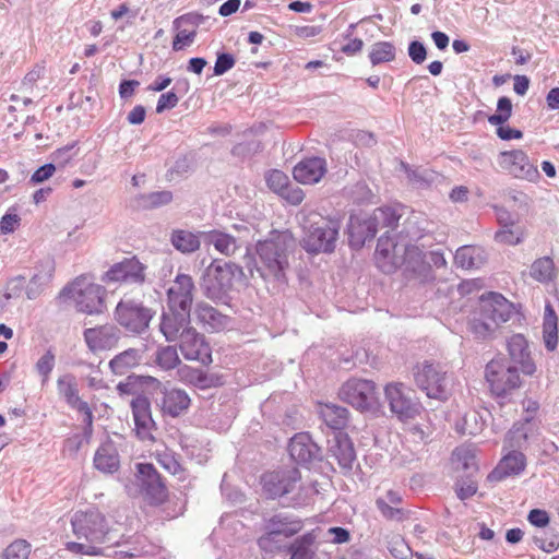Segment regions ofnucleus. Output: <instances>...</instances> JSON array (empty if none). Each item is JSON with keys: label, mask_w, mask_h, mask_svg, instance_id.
Returning <instances> with one entry per match:
<instances>
[{"label": "nucleus", "mask_w": 559, "mask_h": 559, "mask_svg": "<svg viewBox=\"0 0 559 559\" xmlns=\"http://www.w3.org/2000/svg\"><path fill=\"white\" fill-rule=\"evenodd\" d=\"M71 525L73 534L87 543L69 542L66 545L67 550L76 555L98 556L99 545L109 539L115 522L111 516L93 507L76 511L71 519Z\"/></svg>", "instance_id": "1"}, {"label": "nucleus", "mask_w": 559, "mask_h": 559, "mask_svg": "<svg viewBox=\"0 0 559 559\" xmlns=\"http://www.w3.org/2000/svg\"><path fill=\"white\" fill-rule=\"evenodd\" d=\"M293 239L285 233H276L271 238L257 243V270L264 280L284 281L289 266L288 254Z\"/></svg>", "instance_id": "2"}, {"label": "nucleus", "mask_w": 559, "mask_h": 559, "mask_svg": "<svg viewBox=\"0 0 559 559\" xmlns=\"http://www.w3.org/2000/svg\"><path fill=\"white\" fill-rule=\"evenodd\" d=\"M340 229L338 221L317 215L305 226L300 245L311 254L332 253L336 248Z\"/></svg>", "instance_id": "3"}, {"label": "nucleus", "mask_w": 559, "mask_h": 559, "mask_svg": "<svg viewBox=\"0 0 559 559\" xmlns=\"http://www.w3.org/2000/svg\"><path fill=\"white\" fill-rule=\"evenodd\" d=\"M485 381L495 397H507L523 384L516 366L503 356L489 360L485 367Z\"/></svg>", "instance_id": "4"}, {"label": "nucleus", "mask_w": 559, "mask_h": 559, "mask_svg": "<svg viewBox=\"0 0 559 559\" xmlns=\"http://www.w3.org/2000/svg\"><path fill=\"white\" fill-rule=\"evenodd\" d=\"M416 385L430 399L444 401L451 394L453 378L439 365L430 361L418 364L414 369Z\"/></svg>", "instance_id": "5"}, {"label": "nucleus", "mask_w": 559, "mask_h": 559, "mask_svg": "<svg viewBox=\"0 0 559 559\" xmlns=\"http://www.w3.org/2000/svg\"><path fill=\"white\" fill-rule=\"evenodd\" d=\"M78 311L86 314H97L106 307L107 290L104 286L93 283L86 276H80L66 289Z\"/></svg>", "instance_id": "6"}, {"label": "nucleus", "mask_w": 559, "mask_h": 559, "mask_svg": "<svg viewBox=\"0 0 559 559\" xmlns=\"http://www.w3.org/2000/svg\"><path fill=\"white\" fill-rule=\"evenodd\" d=\"M260 485L266 498L280 499L301 488V475L295 466L281 467L262 474Z\"/></svg>", "instance_id": "7"}, {"label": "nucleus", "mask_w": 559, "mask_h": 559, "mask_svg": "<svg viewBox=\"0 0 559 559\" xmlns=\"http://www.w3.org/2000/svg\"><path fill=\"white\" fill-rule=\"evenodd\" d=\"M340 397L360 412H374L380 406L377 385L372 380H347L340 389Z\"/></svg>", "instance_id": "8"}, {"label": "nucleus", "mask_w": 559, "mask_h": 559, "mask_svg": "<svg viewBox=\"0 0 559 559\" xmlns=\"http://www.w3.org/2000/svg\"><path fill=\"white\" fill-rule=\"evenodd\" d=\"M237 272L241 270L231 262L214 260L205 270L203 286L205 294L213 300L224 298L233 288Z\"/></svg>", "instance_id": "9"}, {"label": "nucleus", "mask_w": 559, "mask_h": 559, "mask_svg": "<svg viewBox=\"0 0 559 559\" xmlns=\"http://www.w3.org/2000/svg\"><path fill=\"white\" fill-rule=\"evenodd\" d=\"M512 314V305L500 294H490L481 301L480 319L474 323L475 333L486 336L493 332Z\"/></svg>", "instance_id": "10"}, {"label": "nucleus", "mask_w": 559, "mask_h": 559, "mask_svg": "<svg viewBox=\"0 0 559 559\" xmlns=\"http://www.w3.org/2000/svg\"><path fill=\"white\" fill-rule=\"evenodd\" d=\"M384 396L390 411L402 421L414 419L420 414V403L413 391L402 382H390L384 386Z\"/></svg>", "instance_id": "11"}, {"label": "nucleus", "mask_w": 559, "mask_h": 559, "mask_svg": "<svg viewBox=\"0 0 559 559\" xmlns=\"http://www.w3.org/2000/svg\"><path fill=\"white\" fill-rule=\"evenodd\" d=\"M116 320L132 333H142L148 328L153 318L152 311L133 300H121L116 307Z\"/></svg>", "instance_id": "12"}, {"label": "nucleus", "mask_w": 559, "mask_h": 559, "mask_svg": "<svg viewBox=\"0 0 559 559\" xmlns=\"http://www.w3.org/2000/svg\"><path fill=\"white\" fill-rule=\"evenodd\" d=\"M498 165L502 170L519 179L536 181L539 178L537 166L531 163L523 150L500 152Z\"/></svg>", "instance_id": "13"}, {"label": "nucleus", "mask_w": 559, "mask_h": 559, "mask_svg": "<svg viewBox=\"0 0 559 559\" xmlns=\"http://www.w3.org/2000/svg\"><path fill=\"white\" fill-rule=\"evenodd\" d=\"M57 386L59 394L66 400L67 404L83 414L84 433L90 437L93 432V411L87 402L80 397L74 378L70 374L60 377Z\"/></svg>", "instance_id": "14"}, {"label": "nucleus", "mask_w": 559, "mask_h": 559, "mask_svg": "<svg viewBox=\"0 0 559 559\" xmlns=\"http://www.w3.org/2000/svg\"><path fill=\"white\" fill-rule=\"evenodd\" d=\"M304 527V523L300 519H293L290 516L276 514L273 515L266 522V533L261 536L258 540V545L265 551L272 550L271 545L274 540V536L283 535L285 537H292L299 533Z\"/></svg>", "instance_id": "15"}, {"label": "nucleus", "mask_w": 559, "mask_h": 559, "mask_svg": "<svg viewBox=\"0 0 559 559\" xmlns=\"http://www.w3.org/2000/svg\"><path fill=\"white\" fill-rule=\"evenodd\" d=\"M405 245H400L390 236H381L374 252L377 266L385 274L394 273L403 265L402 254Z\"/></svg>", "instance_id": "16"}, {"label": "nucleus", "mask_w": 559, "mask_h": 559, "mask_svg": "<svg viewBox=\"0 0 559 559\" xmlns=\"http://www.w3.org/2000/svg\"><path fill=\"white\" fill-rule=\"evenodd\" d=\"M509 362L516 366L524 376L532 377L537 371V366L532 357L528 341L523 334H514L507 342Z\"/></svg>", "instance_id": "17"}, {"label": "nucleus", "mask_w": 559, "mask_h": 559, "mask_svg": "<svg viewBox=\"0 0 559 559\" xmlns=\"http://www.w3.org/2000/svg\"><path fill=\"white\" fill-rule=\"evenodd\" d=\"M194 283L190 275L178 274L167 290V308L173 310L191 311Z\"/></svg>", "instance_id": "18"}, {"label": "nucleus", "mask_w": 559, "mask_h": 559, "mask_svg": "<svg viewBox=\"0 0 559 559\" xmlns=\"http://www.w3.org/2000/svg\"><path fill=\"white\" fill-rule=\"evenodd\" d=\"M103 280L106 283L122 282L142 284L145 281V265L135 257L128 258L111 265L105 273Z\"/></svg>", "instance_id": "19"}, {"label": "nucleus", "mask_w": 559, "mask_h": 559, "mask_svg": "<svg viewBox=\"0 0 559 559\" xmlns=\"http://www.w3.org/2000/svg\"><path fill=\"white\" fill-rule=\"evenodd\" d=\"M83 335L88 349L93 354L116 348L120 340V331L110 324L86 329Z\"/></svg>", "instance_id": "20"}, {"label": "nucleus", "mask_w": 559, "mask_h": 559, "mask_svg": "<svg viewBox=\"0 0 559 559\" xmlns=\"http://www.w3.org/2000/svg\"><path fill=\"white\" fill-rule=\"evenodd\" d=\"M179 348L183 357L188 360H195L202 365L212 362V350L204 336L191 328L179 340Z\"/></svg>", "instance_id": "21"}, {"label": "nucleus", "mask_w": 559, "mask_h": 559, "mask_svg": "<svg viewBox=\"0 0 559 559\" xmlns=\"http://www.w3.org/2000/svg\"><path fill=\"white\" fill-rule=\"evenodd\" d=\"M131 408L135 426L134 430L139 439L154 441V431L157 428L152 417L150 401L139 395L132 400Z\"/></svg>", "instance_id": "22"}, {"label": "nucleus", "mask_w": 559, "mask_h": 559, "mask_svg": "<svg viewBox=\"0 0 559 559\" xmlns=\"http://www.w3.org/2000/svg\"><path fill=\"white\" fill-rule=\"evenodd\" d=\"M204 21L205 16L195 12L177 17L174 21L177 33L173 40V49L179 51L190 46L195 39L199 26L203 24Z\"/></svg>", "instance_id": "23"}, {"label": "nucleus", "mask_w": 559, "mask_h": 559, "mask_svg": "<svg viewBox=\"0 0 559 559\" xmlns=\"http://www.w3.org/2000/svg\"><path fill=\"white\" fill-rule=\"evenodd\" d=\"M378 229L371 214L356 213L350 215L348 223V242L354 249H360L366 241L377 235Z\"/></svg>", "instance_id": "24"}, {"label": "nucleus", "mask_w": 559, "mask_h": 559, "mask_svg": "<svg viewBox=\"0 0 559 559\" xmlns=\"http://www.w3.org/2000/svg\"><path fill=\"white\" fill-rule=\"evenodd\" d=\"M191 328L190 312L168 309L162 316L159 330L168 342L180 340Z\"/></svg>", "instance_id": "25"}, {"label": "nucleus", "mask_w": 559, "mask_h": 559, "mask_svg": "<svg viewBox=\"0 0 559 559\" xmlns=\"http://www.w3.org/2000/svg\"><path fill=\"white\" fill-rule=\"evenodd\" d=\"M265 180L267 187L289 204L299 205L304 201V191L299 187H292L289 178L285 173L273 169L267 173Z\"/></svg>", "instance_id": "26"}, {"label": "nucleus", "mask_w": 559, "mask_h": 559, "mask_svg": "<svg viewBox=\"0 0 559 559\" xmlns=\"http://www.w3.org/2000/svg\"><path fill=\"white\" fill-rule=\"evenodd\" d=\"M162 397L158 402L163 416L178 417L186 413L191 404V399L182 389L166 388L162 389Z\"/></svg>", "instance_id": "27"}, {"label": "nucleus", "mask_w": 559, "mask_h": 559, "mask_svg": "<svg viewBox=\"0 0 559 559\" xmlns=\"http://www.w3.org/2000/svg\"><path fill=\"white\" fill-rule=\"evenodd\" d=\"M326 174V163L323 158L312 157L299 162L293 170L294 178L302 185L319 182Z\"/></svg>", "instance_id": "28"}, {"label": "nucleus", "mask_w": 559, "mask_h": 559, "mask_svg": "<svg viewBox=\"0 0 559 559\" xmlns=\"http://www.w3.org/2000/svg\"><path fill=\"white\" fill-rule=\"evenodd\" d=\"M179 378L182 382L193 385L201 390L217 388L223 385V376L209 373L202 369L182 366L178 370Z\"/></svg>", "instance_id": "29"}, {"label": "nucleus", "mask_w": 559, "mask_h": 559, "mask_svg": "<svg viewBox=\"0 0 559 559\" xmlns=\"http://www.w3.org/2000/svg\"><path fill=\"white\" fill-rule=\"evenodd\" d=\"M94 467L104 474H115L120 468V457L111 440L103 442L96 450L93 459Z\"/></svg>", "instance_id": "30"}, {"label": "nucleus", "mask_w": 559, "mask_h": 559, "mask_svg": "<svg viewBox=\"0 0 559 559\" xmlns=\"http://www.w3.org/2000/svg\"><path fill=\"white\" fill-rule=\"evenodd\" d=\"M331 456L336 460L340 467L346 472L353 468L356 460L354 444L347 435L338 433L330 448Z\"/></svg>", "instance_id": "31"}, {"label": "nucleus", "mask_w": 559, "mask_h": 559, "mask_svg": "<svg viewBox=\"0 0 559 559\" xmlns=\"http://www.w3.org/2000/svg\"><path fill=\"white\" fill-rule=\"evenodd\" d=\"M194 313L198 323L209 332L223 330L228 324V317L219 313L215 308L204 302L197 305Z\"/></svg>", "instance_id": "32"}, {"label": "nucleus", "mask_w": 559, "mask_h": 559, "mask_svg": "<svg viewBox=\"0 0 559 559\" xmlns=\"http://www.w3.org/2000/svg\"><path fill=\"white\" fill-rule=\"evenodd\" d=\"M401 503V495L392 489L388 490L384 496H380L376 500V506L382 516L392 521H402L404 519L405 513L400 507Z\"/></svg>", "instance_id": "33"}, {"label": "nucleus", "mask_w": 559, "mask_h": 559, "mask_svg": "<svg viewBox=\"0 0 559 559\" xmlns=\"http://www.w3.org/2000/svg\"><path fill=\"white\" fill-rule=\"evenodd\" d=\"M404 272L409 275L421 274L429 270L424 252L417 246H405L402 254Z\"/></svg>", "instance_id": "34"}, {"label": "nucleus", "mask_w": 559, "mask_h": 559, "mask_svg": "<svg viewBox=\"0 0 559 559\" xmlns=\"http://www.w3.org/2000/svg\"><path fill=\"white\" fill-rule=\"evenodd\" d=\"M543 340L549 352H554L558 345V317L550 302L545 306L543 320Z\"/></svg>", "instance_id": "35"}, {"label": "nucleus", "mask_w": 559, "mask_h": 559, "mask_svg": "<svg viewBox=\"0 0 559 559\" xmlns=\"http://www.w3.org/2000/svg\"><path fill=\"white\" fill-rule=\"evenodd\" d=\"M319 414L323 421L334 430H342L347 426L349 413L345 407L335 404H320Z\"/></svg>", "instance_id": "36"}, {"label": "nucleus", "mask_w": 559, "mask_h": 559, "mask_svg": "<svg viewBox=\"0 0 559 559\" xmlns=\"http://www.w3.org/2000/svg\"><path fill=\"white\" fill-rule=\"evenodd\" d=\"M485 262V251L476 246H463L454 255V263L462 269H477Z\"/></svg>", "instance_id": "37"}, {"label": "nucleus", "mask_w": 559, "mask_h": 559, "mask_svg": "<svg viewBox=\"0 0 559 559\" xmlns=\"http://www.w3.org/2000/svg\"><path fill=\"white\" fill-rule=\"evenodd\" d=\"M317 535L314 532H308L302 536L296 538L287 548L290 559H314L316 549L314 544Z\"/></svg>", "instance_id": "38"}, {"label": "nucleus", "mask_w": 559, "mask_h": 559, "mask_svg": "<svg viewBox=\"0 0 559 559\" xmlns=\"http://www.w3.org/2000/svg\"><path fill=\"white\" fill-rule=\"evenodd\" d=\"M288 449L290 456L299 463H308L314 455V444L311 442L310 437L305 433L294 436Z\"/></svg>", "instance_id": "39"}, {"label": "nucleus", "mask_w": 559, "mask_h": 559, "mask_svg": "<svg viewBox=\"0 0 559 559\" xmlns=\"http://www.w3.org/2000/svg\"><path fill=\"white\" fill-rule=\"evenodd\" d=\"M531 276L540 283H549L556 277V266L551 258L543 257L535 260L530 270Z\"/></svg>", "instance_id": "40"}, {"label": "nucleus", "mask_w": 559, "mask_h": 559, "mask_svg": "<svg viewBox=\"0 0 559 559\" xmlns=\"http://www.w3.org/2000/svg\"><path fill=\"white\" fill-rule=\"evenodd\" d=\"M206 239L219 253L224 255H233L237 250L236 238L219 230H211L206 233Z\"/></svg>", "instance_id": "41"}, {"label": "nucleus", "mask_w": 559, "mask_h": 559, "mask_svg": "<svg viewBox=\"0 0 559 559\" xmlns=\"http://www.w3.org/2000/svg\"><path fill=\"white\" fill-rule=\"evenodd\" d=\"M526 457L520 451H512L503 456L499 463V469L506 475H518L524 471Z\"/></svg>", "instance_id": "42"}, {"label": "nucleus", "mask_w": 559, "mask_h": 559, "mask_svg": "<svg viewBox=\"0 0 559 559\" xmlns=\"http://www.w3.org/2000/svg\"><path fill=\"white\" fill-rule=\"evenodd\" d=\"M396 49L390 41H378L372 45L369 59L372 66L391 62L395 59Z\"/></svg>", "instance_id": "43"}, {"label": "nucleus", "mask_w": 559, "mask_h": 559, "mask_svg": "<svg viewBox=\"0 0 559 559\" xmlns=\"http://www.w3.org/2000/svg\"><path fill=\"white\" fill-rule=\"evenodd\" d=\"M171 243L181 252H193L200 248L198 235L188 230H176L171 235Z\"/></svg>", "instance_id": "44"}, {"label": "nucleus", "mask_w": 559, "mask_h": 559, "mask_svg": "<svg viewBox=\"0 0 559 559\" xmlns=\"http://www.w3.org/2000/svg\"><path fill=\"white\" fill-rule=\"evenodd\" d=\"M371 215L378 230L380 228H395L401 218V214L390 206L378 207L371 213Z\"/></svg>", "instance_id": "45"}, {"label": "nucleus", "mask_w": 559, "mask_h": 559, "mask_svg": "<svg viewBox=\"0 0 559 559\" xmlns=\"http://www.w3.org/2000/svg\"><path fill=\"white\" fill-rule=\"evenodd\" d=\"M139 354L136 349L130 348L115 356L109 366L117 374L126 373L131 367L138 365Z\"/></svg>", "instance_id": "46"}, {"label": "nucleus", "mask_w": 559, "mask_h": 559, "mask_svg": "<svg viewBox=\"0 0 559 559\" xmlns=\"http://www.w3.org/2000/svg\"><path fill=\"white\" fill-rule=\"evenodd\" d=\"M31 550V544L25 539L19 538L4 548L0 559H28Z\"/></svg>", "instance_id": "47"}, {"label": "nucleus", "mask_w": 559, "mask_h": 559, "mask_svg": "<svg viewBox=\"0 0 559 559\" xmlns=\"http://www.w3.org/2000/svg\"><path fill=\"white\" fill-rule=\"evenodd\" d=\"M388 549L390 554L397 559H408L412 557V549L401 534L392 533L386 536Z\"/></svg>", "instance_id": "48"}, {"label": "nucleus", "mask_w": 559, "mask_h": 559, "mask_svg": "<svg viewBox=\"0 0 559 559\" xmlns=\"http://www.w3.org/2000/svg\"><path fill=\"white\" fill-rule=\"evenodd\" d=\"M512 116V102L509 97H500L496 114L488 117L490 124H504Z\"/></svg>", "instance_id": "49"}, {"label": "nucleus", "mask_w": 559, "mask_h": 559, "mask_svg": "<svg viewBox=\"0 0 559 559\" xmlns=\"http://www.w3.org/2000/svg\"><path fill=\"white\" fill-rule=\"evenodd\" d=\"M156 362L165 370H170L180 364L177 349L174 346H165L157 352Z\"/></svg>", "instance_id": "50"}, {"label": "nucleus", "mask_w": 559, "mask_h": 559, "mask_svg": "<svg viewBox=\"0 0 559 559\" xmlns=\"http://www.w3.org/2000/svg\"><path fill=\"white\" fill-rule=\"evenodd\" d=\"M147 498L151 503L159 504L164 502L167 498V489L165 485L160 481V479H155L154 481H146V485L143 486Z\"/></svg>", "instance_id": "51"}, {"label": "nucleus", "mask_w": 559, "mask_h": 559, "mask_svg": "<svg viewBox=\"0 0 559 559\" xmlns=\"http://www.w3.org/2000/svg\"><path fill=\"white\" fill-rule=\"evenodd\" d=\"M55 366V355L51 352H47L43 355L36 364L38 373L43 377V383H46L49 379V374Z\"/></svg>", "instance_id": "52"}, {"label": "nucleus", "mask_w": 559, "mask_h": 559, "mask_svg": "<svg viewBox=\"0 0 559 559\" xmlns=\"http://www.w3.org/2000/svg\"><path fill=\"white\" fill-rule=\"evenodd\" d=\"M143 199L147 207H157L171 202L173 193L170 191H157L143 197Z\"/></svg>", "instance_id": "53"}, {"label": "nucleus", "mask_w": 559, "mask_h": 559, "mask_svg": "<svg viewBox=\"0 0 559 559\" xmlns=\"http://www.w3.org/2000/svg\"><path fill=\"white\" fill-rule=\"evenodd\" d=\"M477 484L474 480H463L456 484L455 492L461 500H466L477 492Z\"/></svg>", "instance_id": "54"}, {"label": "nucleus", "mask_w": 559, "mask_h": 559, "mask_svg": "<svg viewBox=\"0 0 559 559\" xmlns=\"http://www.w3.org/2000/svg\"><path fill=\"white\" fill-rule=\"evenodd\" d=\"M56 166L51 163L45 164L34 171L31 177V182L34 185L41 183L53 176Z\"/></svg>", "instance_id": "55"}, {"label": "nucleus", "mask_w": 559, "mask_h": 559, "mask_svg": "<svg viewBox=\"0 0 559 559\" xmlns=\"http://www.w3.org/2000/svg\"><path fill=\"white\" fill-rule=\"evenodd\" d=\"M179 102L178 96L175 92H167L159 96L157 105H156V112L160 114L167 109H171L177 106Z\"/></svg>", "instance_id": "56"}, {"label": "nucleus", "mask_w": 559, "mask_h": 559, "mask_svg": "<svg viewBox=\"0 0 559 559\" xmlns=\"http://www.w3.org/2000/svg\"><path fill=\"white\" fill-rule=\"evenodd\" d=\"M235 66V59L229 53H221L217 56L215 66H214V74L222 75L228 70H230Z\"/></svg>", "instance_id": "57"}, {"label": "nucleus", "mask_w": 559, "mask_h": 559, "mask_svg": "<svg viewBox=\"0 0 559 559\" xmlns=\"http://www.w3.org/2000/svg\"><path fill=\"white\" fill-rule=\"evenodd\" d=\"M155 459L163 468H165L167 472L171 474H176V472L179 468L178 462L170 453L166 451H164L163 453H156Z\"/></svg>", "instance_id": "58"}, {"label": "nucleus", "mask_w": 559, "mask_h": 559, "mask_svg": "<svg viewBox=\"0 0 559 559\" xmlns=\"http://www.w3.org/2000/svg\"><path fill=\"white\" fill-rule=\"evenodd\" d=\"M138 472L142 481V486L146 485V481H154L155 479H159L157 472L150 463L138 464Z\"/></svg>", "instance_id": "59"}, {"label": "nucleus", "mask_w": 559, "mask_h": 559, "mask_svg": "<svg viewBox=\"0 0 559 559\" xmlns=\"http://www.w3.org/2000/svg\"><path fill=\"white\" fill-rule=\"evenodd\" d=\"M408 55L415 63L420 64L426 60L427 50L420 41L415 40L408 46Z\"/></svg>", "instance_id": "60"}, {"label": "nucleus", "mask_w": 559, "mask_h": 559, "mask_svg": "<svg viewBox=\"0 0 559 559\" xmlns=\"http://www.w3.org/2000/svg\"><path fill=\"white\" fill-rule=\"evenodd\" d=\"M528 522L537 527H545L549 524L550 519L548 513L542 509H533L527 515Z\"/></svg>", "instance_id": "61"}, {"label": "nucleus", "mask_w": 559, "mask_h": 559, "mask_svg": "<svg viewBox=\"0 0 559 559\" xmlns=\"http://www.w3.org/2000/svg\"><path fill=\"white\" fill-rule=\"evenodd\" d=\"M20 216L17 214L7 213L0 221V230L3 234L13 233L20 225Z\"/></svg>", "instance_id": "62"}, {"label": "nucleus", "mask_w": 559, "mask_h": 559, "mask_svg": "<svg viewBox=\"0 0 559 559\" xmlns=\"http://www.w3.org/2000/svg\"><path fill=\"white\" fill-rule=\"evenodd\" d=\"M497 128V135L504 141L510 140H520L523 136V133L521 130L513 129L506 124H495Z\"/></svg>", "instance_id": "63"}, {"label": "nucleus", "mask_w": 559, "mask_h": 559, "mask_svg": "<svg viewBox=\"0 0 559 559\" xmlns=\"http://www.w3.org/2000/svg\"><path fill=\"white\" fill-rule=\"evenodd\" d=\"M45 67L36 64L31 71H28L24 79L23 85L32 87L44 74Z\"/></svg>", "instance_id": "64"}]
</instances>
